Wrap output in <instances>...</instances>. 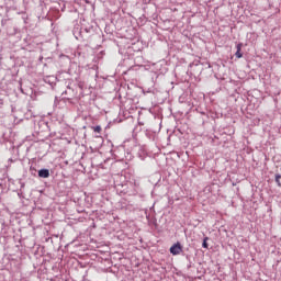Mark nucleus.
<instances>
[{"label": "nucleus", "mask_w": 281, "mask_h": 281, "mask_svg": "<svg viewBox=\"0 0 281 281\" xmlns=\"http://www.w3.org/2000/svg\"><path fill=\"white\" fill-rule=\"evenodd\" d=\"M181 251H182V246H181V244H179V241L177 244H173V246H171V248H170V252L173 256L180 255Z\"/></svg>", "instance_id": "obj_1"}, {"label": "nucleus", "mask_w": 281, "mask_h": 281, "mask_svg": "<svg viewBox=\"0 0 281 281\" xmlns=\"http://www.w3.org/2000/svg\"><path fill=\"white\" fill-rule=\"evenodd\" d=\"M38 177H40V178L47 179V178L49 177V171H48V169H41V170H38Z\"/></svg>", "instance_id": "obj_2"}, {"label": "nucleus", "mask_w": 281, "mask_h": 281, "mask_svg": "<svg viewBox=\"0 0 281 281\" xmlns=\"http://www.w3.org/2000/svg\"><path fill=\"white\" fill-rule=\"evenodd\" d=\"M241 48H243V43H239V44L237 45V52H236V54H235V56H236L238 59L243 58Z\"/></svg>", "instance_id": "obj_3"}, {"label": "nucleus", "mask_w": 281, "mask_h": 281, "mask_svg": "<svg viewBox=\"0 0 281 281\" xmlns=\"http://www.w3.org/2000/svg\"><path fill=\"white\" fill-rule=\"evenodd\" d=\"M92 130L94 131V133H98V134L102 132V127L100 125L92 126Z\"/></svg>", "instance_id": "obj_4"}, {"label": "nucleus", "mask_w": 281, "mask_h": 281, "mask_svg": "<svg viewBox=\"0 0 281 281\" xmlns=\"http://www.w3.org/2000/svg\"><path fill=\"white\" fill-rule=\"evenodd\" d=\"M207 240H209V237H207V236H206V237H204V240H203L202 246H203V248H205V249H207V248H209Z\"/></svg>", "instance_id": "obj_5"}, {"label": "nucleus", "mask_w": 281, "mask_h": 281, "mask_svg": "<svg viewBox=\"0 0 281 281\" xmlns=\"http://www.w3.org/2000/svg\"><path fill=\"white\" fill-rule=\"evenodd\" d=\"M280 180H281V175L278 173L276 176V182L278 183L279 187H281V181Z\"/></svg>", "instance_id": "obj_6"}]
</instances>
